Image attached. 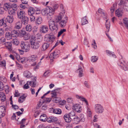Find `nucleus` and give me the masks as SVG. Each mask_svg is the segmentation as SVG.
Instances as JSON below:
<instances>
[{"label": "nucleus", "mask_w": 128, "mask_h": 128, "mask_svg": "<svg viewBox=\"0 0 128 128\" xmlns=\"http://www.w3.org/2000/svg\"><path fill=\"white\" fill-rule=\"evenodd\" d=\"M5 37L8 40H9L12 39V37L11 33L8 32H6L5 34Z\"/></svg>", "instance_id": "obj_24"}, {"label": "nucleus", "mask_w": 128, "mask_h": 128, "mask_svg": "<svg viewBox=\"0 0 128 128\" xmlns=\"http://www.w3.org/2000/svg\"><path fill=\"white\" fill-rule=\"evenodd\" d=\"M50 91H48L47 92L44 94V95L41 97V99H43L42 102L44 103H49L52 100L50 98H45V96L48 94L50 92Z\"/></svg>", "instance_id": "obj_7"}, {"label": "nucleus", "mask_w": 128, "mask_h": 128, "mask_svg": "<svg viewBox=\"0 0 128 128\" xmlns=\"http://www.w3.org/2000/svg\"><path fill=\"white\" fill-rule=\"evenodd\" d=\"M94 108L96 112L98 114L102 113L103 111L104 108L100 104H96Z\"/></svg>", "instance_id": "obj_6"}, {"label": "nucleus", "mask_w": 128, "mask_h": 128, "mask_svg": "<svg viewBox=\"0 0 128 128\" xmlns=\"http://www.w3.org/2000/svg\"><path fill=\"white\" fill-rule=\"evenodd\" d=\"M48 27L46 25H42L40 28V31L41 33H46L48 32Z\"/></svg>", "instance_id": "obj_10"}, {"label": "nucleus", "mask_w": 128, "mask_h": 128, "mask_svg": "<svg viewBox=\"0 0 128 128\" xmlns=\"http://www.w3.org/2000/svg\"><path fill=\"white\" fill-rule=\"evenodd\" d=\"M0 80L3 81L4 82H6L7 80L6 78L4 76H1L0 78Z\"/></svg>", "instance_id": "obj_55"}, {"label": "nucleus", "mask_w": 128, "mask_h": 128, "mask_svg": "<svg viewBox=\"0 0 128 128\" xmlns=\"http://www.w3.org/2000/svg\"><path fill=\"white\" fill-rule=\"evenodd\" d=\"M72 120L76 124H78L80 121V118L77 116H76L73 118Z\"/></svg>", "instance_id": "obj_32"}, {"label": "nucleus", "mask_w": 128, "mask_h": 128, "mask_svg": "<svg viewBox=\"0 0 128 128\" xmlns=\"http://www.w3.org/2000/svg\"><path fill=\"white\" fill-rule=\"evenodd\" d=\"M11 118L12 120H16L17 121L16 123L18 124H19L20 123L21 119L20 118V117H16L15 114L14 113L13 114Z\"/></svg>", "instance_id": "obj_19"}, {"label": "nucleus", "mask_w": 128, "mask_h": 128, "mask_svg": "<svg viewBox=\"0 0 128 128\" xmlns=\"http://www.w3.org/2000/svg\"><path fill=\"white\" fill-rule=\"evenodd\" d=\"M22 22L23 23H24V24H27L28 21L29 20V18H28L26 16H24V17H23V18H22Z\"/></svg>", "instance_id": "obj_39"}, {"label": "nucleus", "mask_w": 128, "mask_h": 128, "mask_svg": "<svg viewBox=\"0 0 128 128\" xmlns=\"http://www.w3.org/2000/svg\"><path fill=\"white\" fill-rule=\"evenodd\" d=\"M14 18L12 16H7L5 20L6 21L9 23H12L13 22Z\"/></svg>", "instance_id": "obj_17"}, {"label": "nucleus", "mask_w": 128, "mask_h": 128, "mask_svg": "<svg viewBox=\"0 0 128 128\" xmlns=\"http://www.w3.org/2000/svg\"><path fill=\"white\" fill-rule=\"evenodd\" d=\"M68 114L69 115L70 118H74L75 116V113L74 112H70Z\"/></svg>", "instance_id": "obj_53"}, {"label": "nucleus", "mask_w": 128, "mask_h": 128, "mask_svg": "<svg viewBox=\"0 0 128 128\" xmlns=\"http://www.w3.org/2000/svg\"><path fill=\"white\" fill-rule=\"evenodd\" d=\"M67 102L70 103H72L73 102V99L72 98H68L66 100Z\"/></svg>", "instance_id": "obj_54"}, {"label": "nucleus", "mask_w": 128, "mask_h": 128, "mask_svg": "<svg viewBox=\"0 0 128 128\" xmlns=\"http://www.w3.org/2000/svg\"><path fill=\"white\" fill-rule=\"evenodd\" d=\"M108 20H106V22L105 24L106 26V32H108L109 30L110 27V22L108 21Z\"/></svg>", "instance_id": "obj_35"}, {"label": "nucleus", "mask_w": 128, "mask_h": 128, "mask_svg": "<svg viewBox=\"0 0 128 128\" xmlns=\"http://www.w3.org/2000/svg\"><path fill=\"white\" fill-rule=\"evenodd\" d=\"M78 70L79 71V76L80 77L82 76H83L84 74L83 73V69L81 66H79L78 68Z\"/></svg>", "instance_id": "obj_28"}, {"label": "nucleus", "mask_w": 128, "mask_h": 128, "mask_svg": "<svg viewBox=\"0 0 128 128\" xmlns=\"http://www.w3.org/2000/svg\"><path fill=\"white\" fill-rule=\"evenodd\" d=\"M35 12L34 8L32 7H29L28 9V14L29 15H33Z\"/></svg>", "instance_id": "obj_23"}, {"label": "nucleus", "mask_w": 128, "mask_h": 128, "mask_svg": "<svg viewBox=\"0 0 128 128\" xmlns=\"http://www.w3.org/2000/svg\"><path fill=\"white\" fill-rule=\"evenodd\" d=\"M12 42L13 44L17 46L19 44L20 42L18 39L14 38L12 40Z\"/></svg>", "instance_id": "obj_40"}, {"label": "nucleus", "mask_w": 128, "mask_h": 128, "mask_svg": "<svg viewBox=\"0 0 128 128\" xmlns=\"http://www.w3.org/2000/svg\"><path fill=\"white\" fill-rule=\"evenodd\" d=\"M11 5L10 3H6L4 4V8L6 11H8L11 8Z\"/></svg>", "instance_id": "obj_21"}, {"label": "nucleus", "mask_w": 128, "mask_h": 128, "mask_svg": "<svg viewBox=\"0 0 128 128\" xmlns=\"http://www.w3.org/2000/svg\"><path fill=\"white\" fill-rule=\"evenodd\" d=\"M21 47L23 50V52H28L30 49V46L28 42L24 41H22L20 44Z\"/></svg>", "instance_id": "obj_3"}, {"label": "nucleus", "mask_w": 128, "mask_h": 128, "mask_svg": "<svg viewBox=\"0 0 128 128\" xmlns=\"http://www.w3.org/2000/svg\"><path fill=\"white\" fill-rule=\"evenodd\" d=\"M30 42L31 47L32 49L36 50L39 48L40 46V42L35 40L34 37H32L30 40Z\"/></svg>", "instance_id": "obj_1"}, {"label": "nucleus", "mask_w": 128, "mask_h": 128, "mask_svg": "<svg viewBox=\"0 0 128 128\" xmlns=\"http://www.w3.org/2000/svg\"><path fill=\"white\" fill-rule=\"evenodd\" d=\"M51 94H52V98H53L57 96L56 92L54 91H52L51 93Z\"/></svg>", "instance_id": "obj_57"}, {"label": "nucleus", "mask_w": 128, "mask_h": 128, "mask_svg": "<svg viewBox=\"0 0 128 128\" xmlns=\"http://www.w3.org/2000/svg\"><path fill=\"white\" fill-rule=\"evenodd\" d=\"M32 37H34L35 40L39 42H40L42 39V36L40 34H36V36H32Z\"/></svg>", "instance_id": "obj_20"}, {"label": "nucleus", "mask_w": 128, "mask_h": 128, "mask_svg": "<svg viewBox=\"0 0 128 128\" xmlns=\"http://www.w3.org/2000/svg\"><path fill=\"white\" fill-rule=\"evenodd\" d=\"M87 116L90 118L92 117V112L88 108H87Z\"/></svg>", "instance_id": "obj_47"}, {"label": "nucleus", "mask_w": 128, "mask_h": 128, "mask_svg": "<svg viewBox=\"0 0 128 128\" xmlns=\"http://www.w3.org/2000/svg\"><path fill=\"white\" fill-rule=\"evenodd\" d=\"M46 38L47 41L52 43L54 41L55 38L53 34H48V36L46 37Z\"/></svg>", "instance_id": "obj_15"}, {"label": "nucleus", "mask_w": 128, "mask_h": 128, "mask_svg": "<svg viewBox=\"0 0 128 128\" xmlns=\"http://www.w3.org/2000/svg\"><path fill=\"white\" fill-rule=\"evenodd\" d=\"M49 10L48 9V8H45L43 9L42 10V13L43 15L44 16H46L48 15L47 18L49 20H51L52 19V17H50L49 16Z\"/></svg>", "instance_id": "obj_11"}, {"label": "nucleus", "mask_w": 128, "mask_h": 128, "mask_svg": "<svg viewBox=\"0 0 128 128\" xmlns=\"http://www.w3.org/2000/svg\"><path fill=\"white\" fill-rule=\"evenodd\" d=\"M48 23L50 29L52 31H56L58 28L57 25L55 24V22L54 20H50L48 21Z\"/></svg>", "instance_id": "obj_2"}, {"label": "nucleus", "mask_w": 128, "mask_h": 128, "mask_svg": "<svg viewBox=\"0 0 128 128\" xmlns=\"http://www.w3.org/2000/svg\"><path fill=\"white\" fill-rule=\"evenodd\" d=\"M22 22L21 21H18L16 22L14 27V28L19 30L22 27Z\"/></svg>", "instance_id": "obj_22"}, {"label": "nucleus", "mask_w": 128, "mask_h": 128, "mask_svg": "<svg viewBox=\"0 0 128 128\" xmlns=\"http://www.w3.org/2000/svg\"><path fill=\"white\" fill-rule=\"evenodd\" d=\"M26 97V96H25L24 94H23L19 98L18 100V102L21 103H22L25 100Z\"/></svg>", "instance_id": "obj_30"}, {"label": "nucleus", "mask_w": 128, "mask_h": 128, "mask_svg": "<svg viewBox=\"0 0 128 128\" xmlns=\"http://www.w3.org/2000/svg\"><path fill=\"white\" fill-rule=\"evenodd\" d=\"M30 20L31 22H34L35 19V17L33 15H30Z\"/></svg>", "instance_id": "obj_64"}, {"label": "nucleus", "mask_w": 128, "mask_h": 128, "mask_svg": "<svg viewBox=\"0 0 128 128\" xmlns=\"http://www.w3.org/2000/svg\"><path fill=\"white\" fill-rule=\"evenodd\" d=\"M80 117V120L82 122H84L85 121V118L84 117V116L83 114L81 115Z\"/></svg>", "instance_id": "obj_62"}, {"label": "nucleus", "mask_w": 128, "mask_h": 128, "mask_svg": "<svg viewBox=\"0 0 128 128\" xmlns=\"http://www.w3.org/2000/svg\"><path fill=\"white\" fill-rule=\"evenodd\" d=\"M24 76L27 78H29L32 76L31 74L28 71H25L24 73Z\"/></svg>", "instance_id": "obj_29"}, {"label": "nucleus", "mask_w": 128, "mask_h": 128, "mask_svg": "<svg viewBox=\"0 0 128 128\" xmlns=\"http://www.w3.org/2000/svg\"><path fill=\"white\" fill-rule=\"evenodd\" d=\"M50 72L49 70L46 71L44 74L42 76L44 78H46L50 75Z\"/></svg>", "instance_id": "obj_49"}, {"label": "nucleus", "mask_w": 128, "mask_h": 128, "mask_svg": "<svg viewBox=\"0 0 128 128\" xmlns=\"http://www.w3.org/2000/svg\"><path fill=\"white\" fill-rule=\"evenodd\" d=\"M37 56L36 55H33L30 56L28 60V61L29 62H34L31 64V66H34L36 65V61L37 60Z\"/></svg>", "instance_id": "obj_5"}, {"label": "nucleus", "mask_w": 128, "mask_h": 128, "mask_svg": "<svg viewBox=\"0 0 128 128\" xmlns=\"http://www.w3.org/2000/svg\"><path fill=\"white\" fill-rule=\"evenodd\" d=\"M98 59V57L96 56H92L91 57V61L92 62H96Z\"/></svg>", "instance_id": "obj_51"}, {"label": "nucleus", "mask_w": 128, "mask_h": 128, "mask_svg": "<svg viewBox=\"0 0 128 128\" xmlns=\"http://www.w3.org/2000/svg\"><path fill=\"white\" fill-rule=\"evenodd\" d=\"M32 28V27L31 25L28 24L27 25L26 27V30L28 32H31Z\"/></svg>", "instance_id": "obj_38"}, {"label": "nucleus", "mask_w": 128, "mask_h": 128, "mask_svg": "<svg viewBox=\"0 0 128 128\" xmlns=\"http://www.w3.org/2000/svg\"><path fill=\"white\" fill-rule=\"evenodd\" d=\"M116 3H115L113 4L112 7L110 8V10L112 13L114 12V11L116 7Z\"/></svg>", "instance_id": "obj_48"}, {"label": "nucleus", "mask_w": 128, "mask_h": 128, "mask_svg": "<svg viewBox=\"0 0 128 128\" xmlns=\"http://www.w3.org/2000/svg\"><path fill=\"white\" fill-rule=\"evenodd\" d=\"M64 15L62 13H60L58 16H56L54 18V21L55 22L58 23L60 22L64 17Z\"/></svg>", "instance_id": "obj_9"}, {"label": "nucleus", "mask_w": 128, "mask_h": 128, "mask_svg": "<svg viewBox=\"0 0 128 128\" xmlns=\"http://www.w3.org/2000/svg\"><path fill=\"white\" fill-rule=\"evenodd\" d=\"M46 115L44 114L40 116V120L41 121L45 122L46 120Z\"/></svg>", "instance_id": "obj_41"}, {"label": "nucleus", "mask_w": 128, "mask_h": 128, "mask_svg": "<svg viewBox=\"0 0 128 128\" xmlns=\"http://www.w3.org/2000/svg\"><path fill=\"white\" fill-rule=\"evenodd\" d=\"M49 118L51 119L52 122H56L58 120V119L57 118L53 116H50Z\"/></svg>", "instance_id": "obj_46"}, {"label": "nucleus", "mask_w": 128, "mask_h": 128, "mask_svg": "<svg viewBox=\"0 0 128 128\" xmlns=\"http://www.w3.org/2000/svg\"><path fill=\"white\" fill-rule=\"evenodd\" d=\"M11 33L12 34V35L13 37H16L18 36V32L15 30H14L12 31Z\"/></svg>", "instance_id": "obj_33"}, {"label": "nucleus", "mask_w": 128, "mask_h": 128, "mask_svg": "<svg viewBox=\"0 0 128 128\" xmlns=\"http://www.w3.org/2000/svg\"><path fill=\"white\" fill-rule=\"evenodd\" d=\"M4 33V29L2 28H0V36L3 35Z\"/></svg>", "instance_id": "obj_63"}, {"label": "nucleus", "mask_w": 128, "mask_h": 128, "mask_svg": "<svg viewBox=\"0 0 128 128\" xmlns=\"http://www.w3.org/2000/svg\"><path fill=\"white\" fill-rule=\"evenodd\" d=\"M98 12V13L102 14V16L104 18L106 19V14L104 12V11L101 8L99 9Z\"/></svg>", "instance_id": "obj_34"}, {"label": "nucleus", "mask_w": 128, "mask_h": 128, "mask_svg": "<svg viewBox=\"0 0 128 128\" xmlns=\"http://www.w3.org/2000/svg\"><path fill=\"white\" fill-rule=\"evenodd\" d=\"M5 44L6 47L8 50L10 51H11L12 49V44L10 42H6L5 43Z\"/></svg>", "instance_id": "obj_25"}, {"label": "nucleus", "mask_w": 128, "mask_h": 128, "mask_svg": "<svg viewBox=\"0 0 128 128\" xmlns=\"http://www.w3.org/2000/svg\"><path fill=\"white\" fill-rule=\"evenodd\" d=\"M60 54V51L58 49L56 50L54 52L50 54L49 57L50 59L52 62L53 60L55 58H56L59 56Z\"/></svg>", "instance_id": "obj_4"}, {"label": "nucleus", "mask_w": 128, "mask_h": 128, "mask_svg": "<svg viewBox=\"0 0 128 128\" xmlns=\"http://www.w3.org/2000/svg\"><path fill=\"white\" fill-rule=\"evenodd\" d=\"M63 118L65 122L67 123L70 122L72 120V118H70L68 114H65Z\"/></svg>", "instance_id": "obj_16"}, {"label": "nucleus", "mask_w": 128, "mask_h": 128, "mask_svg": "<svg viewBox=\"0 0 128 128\" xmlns=\"http://www.w3.org/2000/svg\"><path fill=\"white\" fill-rule=\"evenodd\" d=\"M6 39L4 37H2L0 39V42L1 43L5 44Z\"/></svg>", "instance_id": "obj_61"}, {"label": "nucleus", "mask_w": 128, "mask_h": 128, "mask_svg": "<svg viewBox=\"0 0 128 128\" xmlns=\"http://www.w3.org/2000/svg\"><path fill=\"white\" fill-rule=\"evenodd\" d=\"M42 102H41V101H39L38 104L36 108L37 109H39V108L42 105Z\"/></svg>", "instance_id": "obj_59"}, {"label": "nucleus", "mask_w": 128, "mask_h": 128, "mask_svg": "<svg viewBox=\"0 0 128 128\" xmlns=\"http://www.w3.org/2000/svg\"><path fill=\"white\" fill-rule=\"evenodd\" d=\"M32 83L31 81H28L27 82L26 84H25L24 85L23 88L24 89H28L29 88V86L28 85H30Z\"/></svg>", "instance_id": "obj_43"}, {"label": "nucleus", "mask_w": 128, "mask_h": 128, "mask_svg": "<svg viewBox=\"0 0 128 128\" xmlns=\"http://www.w3.org/2000/svg\"><path fill=\"white\" fill-rule=\"evenodd\" d=\"M48 10H49V16L50 17V16L51 17L52 15L54 14V10L51 7H48Z\"/></svg>", "instance_id": "obj_42"}, {"label": "nucleus", "mask_w": 128, "mask_h": 128, "mask_svg": "<svg viewBox=\"0 0 128 128\" xmlns=\"http://www.w3.org/2000/svg\"><path fill=\"white\" fill-rule=\"evenodd\" d=\"M52 109L53 110V112L54 113L58 114H60L62 113V110L59 108L54 109V108H52Z\"/></svg>", "instance_id": "obj_26"}, {"label": "nucleus", "mask_w": 128, "mask_h": 128, "mask_svg": "<svg viewBox=\"0 0 128 128\" xmlns=\"http://www.w3.org/2000/svg\"><path fill=\"white\" fill-rule=\"evenodd\" d=\"M12 6L11 8L14 9V10H17L18 8V6L16 4L13 3L11 5Z\"/></svg>", "instance_id": "obj_52"}, {"label": "nucleus", "mask_w": 128, "mask_h": 128, "mask_svg": "<svg viewBox=\"0 0 128 128\" xmlns=\"http://www.w3.org/2000/svg\"><path fill=\"white\" fill-rule=\"evenodd\" d=\"M73 109L78 113L81 112L82 108L81 106L78 104H76L73 105Z\"/></svg>", "instance_id": "obj_14"}, {"label": "nucleus", "mask_w": 128, "mask_h": 128, "mask_svg": "<svg viewBox=\"0 0 128 128\" xmlns=\"http://www.w3.org/2000/svg\"><path fill=\"white\" fill-rule=\"evenodd\" d=\"M16 10L12 8V9L8 11V13L10 14H14L15 13V11Z\"/></svg>", "instance_id": "obj_58"}, {"label": "nucleus", "mask_w": 128, "mask_h": 128, "mask_svg": "<svg viewBox=\"0 0 128 128\" xmlns=\"http://www.w3.org/2000/svg\"><path fill=\"white\" fill-rule=\"evenodd\" d=\"M42 22V18L40 16H38L36 20V25H38L40 24Z\"/></svg>", "instance_id": "obj_27"}, {"label": "nucleus", "mask_w": 128, "mask_h": 128, "mask_svg": "<svg viewBox=\"0 0 128 128\" xmlns=\"http://www.w3.org/2000/svg\"><path fill=\"white\" fill-rule=\"evenodd\" d=\"M4 84L1 81H0V91H2L4 89Z\"/></svg>", "instance_id": "obj_56"}, {"label": "nucleus", "mask_w": 128, "mask_h": 128, "mask_svg": "<svg viewBox=\"0 0 128 128\" xmlns=\"http://www.w3.org/2000/svg\"><path fill=\"white\" fill-rule=\"evenodd\" d=\"M52 98V100L53 102L55 103H58L60 102V98L57 97V96L56 97H54Z\"/></svg>", "instance_id": "obj_45"}, {"label": "nucleus", "mask_w": 128, "mask_h": 128, "mask_svg": "<svg viewBox=\"0 0 128 128\" xmlns=\"http://www.w3.org/2000/svg\"><path fill=\"white\" fill-rule=\"evenodd\" d=\"M64 18H64L63 20H62L59 22V25L61 27H64L66 25V23L67 22L68 18L67 17L65 16Z\"/></svg>", "instance_id": "obj_12"}, {"label": "nucleus", "mask_w": 128, "mask_h": 128, "mask_svg": "<svg viewBox=\"0 0 128 128\" xmlns=\"http://www.w3.org/2000/svg\"><path fill=\"white\" fill-rule=\"evenodd\" d=\"M66 31V30L63 29L61 30H60L58 32V36L59 37L64 32Z\"/></svg>", "instance_id": "obj_60"}, {"label": "nucleus", "mask_w": 128, "mask_h": 128, "mask_svg": "<svg viewBox=\"0 0 128 128\" xmlns=\"http://www.w3.org/2000/svg\"><path fill=\"white\" fill-rule=\"evenodd\" d=\"M123 23L125 24L126 28L128 30V18H125L123 19Z\"/></svg>", "instance_id": "obj_37"}, {"label": "nucleus", "mask_w": 128, "mask_h": 128, "mask_svg": "<svg viewBox=\"0 0 128 128\" xmlns=\"http://www.w3.org/2000/svg\"><path fill=\"white\" fill-rule=\"evenodd\" d=\"M49 44L47 42L43 43L41 46V50L42 51H44L47 49L49 46Z\"/></svg>", "instance_id": "obj_18"}, {"label": "nucleus", "mask_w": 128, "mask_h": 128, "mask_svg": "<svg viewBox=\"0 0 128 128\" xmlns=\"http://www.w3.org/2000/svg\"><path fill=\"white\" fill-rule=\"evenodd\" d=\"M118 65L120 66L121 68H122L123 66H124V65L126 64L124 62L122 61L121 60L119 61V62L118 63Z\"/></svg>", "instance_id": "obj_44"}, {"label": "nucleus", "mask_w": 128, "mask_h": 128, "mask_svg": "<svg viewBox=\"0 0 128 128\" xmlns=\"http://www.w3.org/2000/svg\"><path fill=\"white\" fill-rule=\"evenodd\" d=\"M115 14L116 16L119 17L122 16V12L120 9H118L116 11Z\"/></svg>", "instance_id": "obj_36"}, {"label": "nucleus", "mask_w": 128, "mask_h": 128, "mask_svg": "<svg viewBox=\"0 0 128 128\" xmlns=\"http://www.w3.org/2000/svg\"><path fill=\"white\" fill-rule=\"evenodd\" d=\"M86 18V16H85L82 18L81 22V25H84L88 23V22Z\"/></svg>", "instance_id": "obj_31"}, {"label": "nucleus", "mask_w": 128, "mask_h": 128, "mask_svg": "<svg viewBox=\"0 0 128 128\" xmlns=\"http://www.w3.org/2000/svg\"><path fill=\"white\" fill-rule=\"evenodd\" d=\"M14 55V57H15L18 60H19L20 59V56L16 52H14L12 54Z\"/></svg>", "instance_id": "obj_50"}, {"label": "nucleus", "mask_w": 128, "mask_h": 128, "mask_svg": "<svg viewBox=\"0 0 128 128\" xmlns=\"http://www.w3.org/2000/svg\"><path fill=\"white\" fill-rule=\"evenodd\" d=\"M25 16V11L22 10H20L18 11L17 13V16L18 18L22 19Z\"/></svg>", "instance_id": "obj_13"}, {"label": "nucleus", "mask_w": 128, "mask_h": 128, "mask_svg": "<svg viewBox=\"0 0 128 128\" xmlns=\"http://www.w3.org/2000/svg\"><path fill=\"white\" fill-rule=\"evenodd\" d=\"M6 107L4 106H0V117H2L6 115Z\"/></svg>", "instance_id": "obj_8"}]
</instances>
